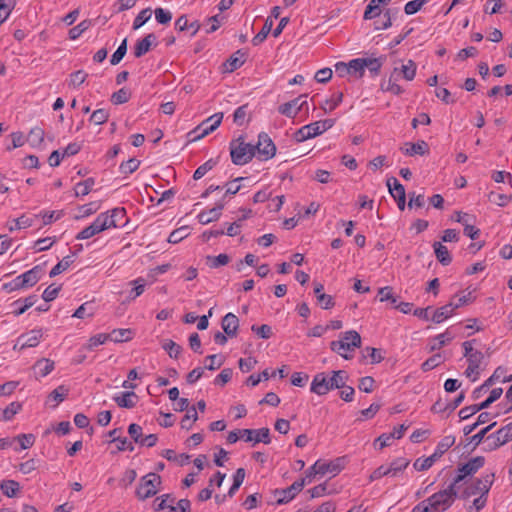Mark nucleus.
<instances>
[{"instance_id": "obj_1", "label": "nucleus", "mask_w": 512, "mask_h": 512, "mask_svg": "<svg viewBox=\"0 0 512 512\" xmlns=\"http://www.w3.org/2000/svg\"><path fill=\"white\" fill-rule=\"evenodd\" d=\"M328 376L324 372L317 373L311 382L310 391L322 396L326 395L329 391L340 389L344 387L348 379V374L344 370H335Z\"/></svg>"}, {"instance_id": "obj_2", "label": "nucleus", "mask_w": 512, "mask_h": 512, "mask_svg": "<svg viewBox=\"0 0 512 512\" xmlns=\"http://www.w3.org/2000/svg\"><path fill=\"white\" fill-rule=\"evenodd\" d=\"M361 346V337L355 330L346 331L342 334V338L330 343V348L345 359L352 358L348 352L354 351L355 348Z\"/></svg>"}, {"instance_id": "obj_3", "label": "nucleus", "mask_w": 512, "mask_h": 512, "mask_svg": "<svg viewBox=\"0 0 512 512\" xmlns=\"http://www.w3.org/2000/svg\"><path fill=\"white\" fill-rule=\"evenodd\" d=\"M485 464V458L483 456H476L471 458L465 464L459 465L457 468V475L453 479L452 483L459 490L463 485L467 484L468 479L472 478Z\"/></svg>"}, {"instance_id": "obj_4", "label": "nucleus", "mask_w": 512, "mask_h": 512, "mask_svg": "<svg viewBox=\"0 0 512 512\" xmlns=\"http://www.w3.org/2000/svg\"><path fill=\"white\" fill-rule=\"evenodd\" d=\"M230 156L233 164L245 165L255 156V148L252 144L245 143L243 137L230 142Z\"/></svg>"}, {"instance_id": "obj_5", "label": "nucleus", "mask_w": 512, "mask_h": 512, "mask_svg": "<svg viewBox=\"0 0 512 512\" xmlns=\"http://www.w3.org/2000/svg\"><path fill=\"white\" fill-rule=\"evenodd\" d=\"M494 482V473L483 475L471 483L463 485V491L458 494L462 499H468L473 496L488 495L489 490Z\"/></svg>"}, {"instance_id": "obj_6", "label": "nucleus", "mask_w": 512, "mask_h": 512, "mask_svg": "<svg viewBox=\"0 0 512 512\" xmlns=\"http://www.w3.org/2000/svg\"><path fill=\"white\" fill-rule=\"evenodd\" d=\"M459 491L460 490L451 482L445 489L431 495L429 501L433 502L439 512H444L452 506Z\"/></svg>"}, {"instance_id": "obj_7", "label": "nucleus", "mask_w": 512, "mask_h": 512, "mask_svg": "<svg viewBox=\"0 0 512 512\" xmlns=\"http://www.w3.org/2000/svg\"><path fill=\"white\" fill-rule=\"evenodd\" d=\"M161 477L156 473H148L140 479L136 496L139 500H145L153 497L159 491Z\"/></svg>"}, {"instance_id": "obj_8", "label": "nucleus", "mask_w": 512, "mask_h": 512, "mask_svg": "<svg viewBox=\"0 0 512 512\" xmlns=\"http://www.w3.org/2000/svg\"><path fill=\"white\" fill-rule=\"evenodd\" d=\"M223 119V113H215L206 120H204L200 125H198L193 131H191L188 135L192 136L191 141L199 140L206 135L212 133L216 130L221 124Z\"/></svg>"}, {"instance_id": "obj_9", "label": "nucleus", "mask_w": 512, "mask_h": 512, "mask_svg": "<svg viewBox=\"0 0 512 512\" xmlns=\"http://www.w3.org/2000/svg\"><path fill=\"white\" fill-rule=\"evenodd\" d=\"M253 148H255V155L260 161H267L276 154V146L265 132H261L258 135V142L256 145H253Z\"/></svg>"}, {"instance_id": "obj_10", "label": "nucleus", "mask_w": 512, "mask_h": 512, "mask_svg": "<svg viewBox=\"0 0 512 512\" xmlns=\"http://www.w3.org/2000/svg\"><path fill=\"white\" fill-rule=\"evenodd\" d=\"M346 459L345 457H338L331 461H321L317 460L312 465V471L314 474H319L321 476L326 474H331L332 476H336L339 474L345 466Z\"/></svg>"}, {"instance_id": "obj_11", "label": "nucleus", "mask_w": 512, "mask_h": 512, "mask_svg": "<svg viewBox=\"0 0 512 512\" xmlns=\"http://www.w3.org/2000/svg\"><path fill=\"white\" fill-rule=\"evenodd\" d=\"M305 484L306 478H301L285 489L274 490V495L278 496L276 503L278 505L287 504L293 500L299 492L302 491Z\"/></svg>"}, {"instance_id": "obj_12", "label": "nucleus", "mask_w": 512, "mask_h": 512, "mask_svg": "<svg viewBox=\"0 0 512 512\" xmlns=\"http://www.w3.org/2000/svg\"><path fill=\"white\" fill-rule=\"evenodd\" d=\"M278 111L286 117L295 118L299 112L308 111L306 96L301 95L289 102L280 105Z\"/></svg>"}, {"instance_id": "obj_13", "label": "nucleus", "mask_w": 512, "mask_h": 512, "mask_svg": "<svg viewBox=\"0 0 512 512\" xmlns=\"http://www.w3.org/2000/svg\"><path fill=\"white\" fill-rule=\"evenodd\" d=\"M42 336V329H33L25 334H22L18 337L17 342L14 345V349H19L21 351L25 348L36 347L39 344Z\"/></svg>"}, {"instance_id": "obj_14", "label": "nucleus", "mask_w": 512, "mask_h": 512, "mask_svg": "<svg viewBox=\"0 0 512 512\" xmlns=\"http://www.w3.org/2000/svg\"><path fill=\"white\" fill-rule=\"evenodd\" d=\"M323 132L318 124V121L310 123L301 127L296 133L295 137L298 142L321 135Z\"/></svg>"}, {"instance_id": "obj_15", "label": "nucleus", "mask_w": 512, "mask_h": 512, "mask_svg": "<svg viewBox=\"0 0 512 512\" xmlns=\"http://www.w3.org/2000/svg\"><path fill=\"white\" fill-rule=\"evenodd\" d=\"M105 213H107V221L111 223L109 224L111 228L124 226L127 222L126 210L123 207H116L109 211H106Z\"/></svg>"}, {"instance_id": "obj_16", "label": "nucleus", "mask_w": 512, "mask_h": 512, "mask_svg": "<svg viewBox=\"0 0 512 512\" xmlns=\"http://www.w3.org/2000/svg\"><path fill=\"white\" fill-rule=\"evenodd\" d=\"M416 71V63L413 60L409 59L406 61V63L402 64L400 68L394 67L391 74H393L394 76L401 75L403 79H405L406 81H412L416 76Z\"/></svg>"}, {"instance_id": "obj_17", "label": "nucleus", "mask_w": 512, "mask_h": 512, "mask_svg": "<svg viewBox=\"0 0 512 512\" xmlns=\"http://www.w3.org/2000/svg\"><path fill=\"white\" fill-rule=\"evenodd\" d=\"M221 326L227 336L235 337L239 328V319L235 314L227 313L222 318Z\"/></svg>"}, {"instance_id": "obj_18", "label": "nucleus", "mask_w": 512, "mask_h": 512, "mask_svg": "<svg viewBox=\"0 0 512 512\" xmlns=\"http://www.w3.org/2000/svg\"><path fill=\"white\" fill-rule=\"evenodd\" d=\"M223 208H224L223 203H217L215 207H213L209 210H204V211L200 212L197 216L198 221L201 224L206 225L213 221L218 220L219 217L221 216Z\"/></svg>"}, {"instance_id": "obj_19", "label": "nucleus", "mask_w": 512, "mask_h": 512, "mask_svg": "<svg viewBox=\"0 0 512 512\" xmlns=\"http://www.w3.org/2000/svg\"><path fill=\"white\" fill-rule=\"evenodd\" d=\"M400 150L408 156H414V155H425L428 153L429 148L428 144L421 140L417 143H405L403 147L400 148Z\"/></svg>"}, {"instance_id": "obj_20", "label": "nucleus", "mask_w": 512, "mask_h": 512, "mask_svg": "<svg viewBox=\"0 0 512 512\" xmlns=\"http://www.w3.org/2000/svg\"><path fill=\"white\" fill-rule=\"evenodd\" d=\"M113 400L119 407L131 409L136 406L138 396L133 391H127L121 395L114 396Z\"/></svg>"}, {"instance_id": "obj_21", "label": "nucleus", "mask_w": 512, "mask_h": 512, "mask_svg": "<svg viewBox=\"0 0 512 512\" xmlns=\"http://www.w3.org/2000/svg\"><path fill=\"white\" fill-rule=\"evenodd\" d=\"M156 40V36L153 33L146 35L142 40L137 41L134 47V55L136 58L145 55L151 48V45Z\"/></svg>"}, {"instance_id": "obj_22", "label": "nucleus", "mask_w": 512, "mask_h": 512, "mask_svg": "<svg viewBox=\"0 0 512 512\" xmlns=\"http://www.w3.org/2000/svg\"><path fill=\"white\" fill-rule=\"evenodd\" d=\"M42 272V267L37 265L21 274L20 278H22V283H24L25 288L34 286L39 281Z\"/></svg>"}, {"instance_id": "obj_23", "label": "nucleus", "mask_w": 512, "mask_h": 512, "mask_svg": "<svg viewBox=\"0 0 512 512\" xmlns=\"http://www.w3.org/2000/svg\"><path fill=\"white\" fill-rule=\"evenodd\" d=\"M246 61V53L242 50H237L233 53L230 58L225 62L227 72H233L240 68Z\"/></svg>"}, {"instance_id": "obj_24", "label": "nucleus", "mask_w": 512, "mask_h": 512, "mask_svg": "<svg viewBox=\"0 0 512 512\" xmlns=\"http://www.w3.org/2000/svg\"><path fill=\"white\" fill-rule=\"evenodd\" d=\"M38 300L37 295H30L25 299H18L13 303V306L15 307L13 313L15 316L22 315L25 313L30 307H32Z\"/></svg>"}, {"instance_id": "obj_25", "label": "nucleus", "mask_w": 512, "mask_h": 512, "mask_svg": "<svg viewBox=\"0 0 512 512\" xmlns=\"http://www.w3.org/2000/svg\"><path fill=\"white\" fill-rule=\"evenodd\" d=\"M54 369V361L50 359H40L33 365V370L39 377H45L50 374Z\"/></svg>"}, {"instance_id": "obj_26", "label": "nucleus", "mask_w": 512, "mask_h": 512, "mask_svg": "<svg viewBox=\"0 0 512 512\" xmlns=\"http://www.w3.org/2000/svg\"><path fill=\"white\" fill-rule=\"evenodd\" d=\"M380 89L383 92H390L394 95H401L404 90L396 83V78L393 74L390 75L389 79H382L380 83Z\"/></svg>"}, {"instance_id": "obj_27", "label": "nucleus", "mask_w": 512, "mask_h": 512, "mask_svg": "<svg viewBox=\"0 0 512 512\" xmlns=\"http://www.w3.org/2000/svg\"><path fill=\"white\" fill-rule=\"evenodd\" d=\"M175 28L179 31L191 30V35L194 36L200 29L198 21L188 22L185 15H181L175 22Z\"/></svg>"}, {"instance_id": "obj_28", "label": "nucleus", "mask_w": 512, "mask_h": 512, "mask_svg": "<svg viewBox=\"0 0 512 512\" xmlns=\"http://www.w3.org/2000/svg\"><path fill=\"white\" fill-rule=\"evenodd\" d=\"M433 248H434V253H435L437 260L442 265H449L451 263L452 257H451L449 250L446 246H444L440 242H434Z\"/></svg>"}, {"instance_id": "obj_29", "label": "nucleus", "mask_w": 512, "mask_h": 512, "mask_svg": "<svg viewBox=\"0 0 512 512\" xmlns=\"http://www.w3.org/2000/svg\"><path fill=\"white\" fill-rule=\"evenodd\" d=\"M385 61L386 56H380L378 58H362L364 69L367 68L374 75L379 74Z\"/></svg>"}, {"instance_id": "obj_30", "label": "nucleus", "mask_w": 512, "mask_h": 512, "mask_svg": "<svg viewBox=\"0 0 512 512\" xmlns=\"http://www.w3.org/2000/svg\"><path fill=\"white\" fill-rule=\"evenodd\" d=\"M453 339V336L449 331L439 334L429 341V350L435 351L441 349L444 345L449 343Z\"/></svg>"}, {"instance_id": "obj_31", "label": "nucleus", "mask_w": 512, "mask_h": 512, "mask_svg": "<svg viewBox=\"0 0 512 512\" xmlns=\"http://www.w3.org/2000/svg\"><path fill=\"white\" fill-rule=\"evenodd\" d=\"M454 311H455V309L449 302L448 304H446L440 308H437L434 311V313L431 317V320L435 323H441L444 320H446L447 318H449L450 316H452Z\"/></svg>"}, {"instance_id": "obj_32", "label": "nucleus", "mask_w": 512, "mask_h": 512, "mask_svg": "<svg viewBox=\"0 0 512 512\" xmlns=\"http://www.w3.org/2000/svg\"><path fill=\"white\" fill-rule=\"evenodd\" d=\"M454 436H445L437 445L435 452L431 455L437 461L453 444Z\"/></svg>"}, {"instance_id": "obj_33", "label": "nucleus", "mask_w": 512, "mask_h": 512, "mask_svg": "<svg viewBox=\"0 0 512 512\" xmlns=\"http://www.w3.org/2000/svg\"><path fill=\"white\" fill-rule=\"evenodd\" d=\"M387 186L389 188V192L391 196L396 199L400 197H405V188L399 183V181L395 177H390L387 179Z\"/></svg>"}, {"instance_id": "obj_34", "label": "nucleus", "mask_w": 512, "mask_h": 512, "mask_svg": "<svg viewBox=\"0 0 512 512\" xmlns=\"http://www.w3.org/2000/svg\"><path fill=\"white\" fill-rule=\"evenodd\" d=\"M272 27H273V20L270 17H268L266 19L262 29L260 30V32L257 33L253 37L252 44L254 46H257V45L261 44L267 38L268 34L272 30Z\"/></svg>"}, {"instance_id": "obj_35", "label": "nucleus", "mask_w": 512, "mask_h": 512, "mask_svg": "<svg viewBox=\"0 0 512 512\" xmlns=\"http://www.w3.org/2000/svg\"><path fill=\"white\" fill-rule=\"evenodd\" d=\"M230 262V256L222 253L217 256H207L206 264L213 269L219 268L221 266H225Z\"/></svg>"}, {"instance_id": "obj_36", "label": "nucleus", "mask_w": 512, "mask_h": 512, "mask_svg": "<svg viewBox=\"0 0 512 512\" xmlns=\"http://www.w3.org/2000/svg\"><path fill=\"white\" fill-rule=\"evenodd\" d=\"M74 262L73 255H68L59 261L49 272L50 277H55L67 270Z\"/></svg>"}, {"instance_id": "obj_37", "label": "nucleus", "mask_w": 512, "mask_h": 512, "mask_svg": "<svg viewBox=\"0 0 512 512\" xmlns=\"http://www.w3.org/2000/svg\"><path fill=\"white\" fill-rule=\"evenodd\" d=\"M383 13L381 9V4L377 3L375 0H371L369 4L366 6V9L363 14L364 20H371Z\"/></svg>"}, {"instance_id": "obj_38", "label": "nucleus", "mask_w": 512, "mask_h": 512, "mask_svg": "<svg viewBox=\"0 0 512 512\" xmlns=\"http://www.w3.org/2000/svg\"><path fill=\"white\" fill-rule=\"evenodd\" d=\"M27 141L33 147H39L44 141V130L40 127H34L30 130Z\"/></svg>"}, {"instance_id": "obj_39", "label": "nucleus", "mask_w": 512, "mask_h": 512, "mask_svg": "<svg viewBox=\"0 0 512 512\" xmlns=\"http://www.w3.org/2000/svg\"><path fill=\"white\" fill-rule=\"evenodd\" d=\"M34 223V219L32 217H29L27 215H22L17 219H13L11 221V224L9 226V231H14L18 229H24L31 227Z\"/></svg>"}, {"instance_id": "obj_40", "label": "nucleus", "mask_w": 512, "mask_h": 512, "mask_svg": "<svg viewBox=\"0 0 512 512\" xmlns=\"http://www.w3.org/2000/svg\"><path fill=\"white\" fill-rule=\"evenodd\" d=\"M19 483L14 480H3L0 483V489L7 497H14L19 491Z\"/></svg>"}, {"instance_id": "obj_41", "label": "nucleus", "mask_w": 512, "mask_h": 512, "mask_svg": "<svg viewBox=\"0 0 512 512\" xmlns=\"http://www.w3.org/2000/svg\"><path fill=\"white\" fill-rule=\"evenodd\" d=\"M409 465V460L406 458H397L393 460L389 465H387L389 469L390 476H396L398 473L402 472Z\"/></svg>"}, {"instance_id": "obj_42", "label": "nucleus", "mask_w": 512, "mask_h": 512, "mask_svg": "<svg viewBox=\"0 0 512 512\" xmlns=\"http://www.w3.org/2000/svg\"><path fill=\"white\" fill-rule=\"evenodd\" d=\"M198 414L195 406H191L185 416L181 420V427L186 430H190L192 428V424L197 421Z\"/></svg>"}, {"instance_id": "obj_43", "label": "nucleus", "mask_w": 512, "mask_h": 512, "mask_svg": "<svg viewBox=\"0 0 512 512\" xmlns=\"http://www.w3.org/2000/svg\"><path fill=\"white\" fill-rule=\"evenodd\" d=\"M109 340V336L106 333H100L92 336L88 342L83 346V349L93 350L99 345L106 343Z\"/></svg>"}, {"instance_id": "obj_44", "label": "nucleus", "mask_w": 512, "mask_h": 512, "mask_svg": "<svg viewBox=\"0 0 512 512\" xmlns=\"http://www.w3.org/2000/svg\"><path fill=\"white\" fill-rule=\"evenodd\" d=\"M16 0H0V25L9 17Z\"/></svg>"}, {"instance_id": "obj_45", "label": "nucleus", "mask_w": 512, "mask_h": 512, "mask_svg": "<svg viewBox=\"0 0 512 512\" xmlns=\"http://www.w3.org/2000/svg\"><path fill=\"white\" fill-rule=\"evenodd\" d=\"M94 179L88 178L84 181H81L75 186V195L76 196H85L90 193L92 187L94 186Z\"/></svg>"}, {"instance_id": "obj_46", "label": "nucleus", "mask_w": 512, "mask_h": 512, "mask_svg": "<svg viewBox=\"0 0 512 512\" xmlns=\"http://www.w3.org/2000/svg\"><path fill=\"white\" fill-rule=\"evenodd\" d=\"M132 332L129 329H115L108 334L109 340L123 342L131 339Z\"/></svg>"}, {"instance_id": "obj_47", "label": "nucleus", "mask_w": 512, "mask_h": 512, "mask_svg": "<svg viewBox=\"0 0 512 512\" xmlns=\"http://www.w3.org/2000/svg\"><path fill=\"white\" fill-rule=\"evenodd\" d=\"M505 445L501 439H498L497 431L488 435L484 441V449L486 451H494L499 447Z\"/></svg>"}, {"instance_id": "obj_48", "label": "nucleus", "mask_w": 512, "mask_h": 512, "mask_svg": "<svg viewBox=\"0 0 512 512\" xmlns=\"http://www.w3.org/2000/svg\"><path fill=\"white\" fill-rule=\"evenodd\" d=\"M108 220L107 213H100L95 220L91 223L98 233H101L105 230L111 229V224Z\"/></svg>"}, {"instance_id": "obj_49", "label": "nucleus", "mask_w": 512, "mask_h": 512, "mask_svg": "<svg viewBox=\"0 0 512 512\" xmlns=\"http://www.w3.org/2000/svg\"><path fill=\"white\" fill-rule=\"evenodd\" d=\"M378 296L380 302L390 301L392 306L397 303L398 297L392 293V287L386 286L378 290Z\"/></svg>"}, {"instance_id": "obj_50", "label": "nucleus", "mask_w": 512, "mask_h": 512, "mask_svg": "<svg viewBox=\"0 0 512 512\" xmlns=\"http://www.w3.org/2000/svg\"><path fill=\"white\" fill-rule=\"evenodd\" d=\"M130 284H133L134 288L130 291L129 300H135L144 292L146 283L145 280L140 277L131 281Z\"/></svg>"}, {"instance_id": "obj_51", "label": "nucleus", "mask_w": 512, "mask_h": 512, "mask_svg": "<svg viewBox=\"0 0 512 512\" xmlns=\"http://www.w3.org/2000/svg\"><path fill=\"white\" fill-rule=\"evenodd\" d=\"M142 431V427L135 423L130 424L128 427V434L133 439V441L139 445H141L144 438Z\"/></svg>"}, {"instance_id": "obj_52", "label": "nucleus", "mask_w": 512, "mask_h": 512, "mask_svg": "<svg viewBox=\"0 0 512 512\" xmlns=\"http://www.w3.org/2000/svg\"><path fill=\"white\" fill-rule=\"evenodd\" d=\"M399 13L398 8H388L383 11V16L385 18V22L381 27H376V29H388L392 26L393 19Z\"/></svg>"}, {"instance_id": "obj_53", "label": "nucleus", "mask_w": 512, "mask_h": 512, "mask_svg": "<svg viewBox=\"0 0 512 512\" xmlns=\"http://www.w3.org/2000/svg\"><path fill=\"white\" fill-rule=\"evenodd\" d=\"M443 362V357L441 354H434L430 358H428L425 362L422 363L421 368L423 371H430L437 366H439Z\"/></svg>"}, {"instance_id": "obj_54", "label": "nucleus", "mask_w": 512, "mask_h": 512, "mask_svg": "<svg viewBox=\"0 0 512 512\" xmlns=\"http://www.w3.org/2000/svg\"><path fill=\"white\" fill-rule=\"evenodd\" d=\"M247 114H248V105L247 104L238 107L233 114V122L238 126L244 125V123L246 122Z\"/></svg>"}, {"instance_id": "obj_55", "label": "nucleus", "mask_w": 512, "mask_h": 512, "mask_svg": "<svg viewBox=\"0 0 512 512\" xmlns=\"http://www.w3.org/2000/svg\"><path fill=\"white\" fill-rule=\"evenodd\" d=\"M127 52V39L125 38L122 43L119 45L117 50L112 54L110 58V63L112 65H117L125 56Z\"/></svg>"}, {"instance_id": "obj_56", "label": "nucleus", "mask_w": 512, "mask_h": 512, "mask_svg": "<svg viewBox=\"0 0 512 512\" xmlns=\"http://www.w3.org/2000/svg\"><path fill=\"white\" fill-rule=\"evenodd\" d=\"M140 161L136 158H131L125 162H122L119 169L123 174H131L138 169Z\"/></svg>"}, {"instance_id": "obj_57", "label": "nucleus", "mask_w": 512, "mask_h": 512, "mask_svg": "<svg viewBox=\"0 0 512 512\" xmlns=\"http://www.w3.org/2000/svg\"><path fill=\"white\" fill-rule=\"evenodd\" d=\"M151 9L146 8L139 12L133 22V29H139L151 18Z\"/></svg>"}, {"instance_id": "obj_58", "label": "nucleus", "mask_w": 512, "mask_h": 512, "mask_svg": "<svg viewBox=\"0 0 512 512\" xmlns=\"http://www.w3.org/2000/svg\"><path fill=\"white\" fill-rule=\"evenodd\" d=\"M348 68H349L350 74H353V75L361 78L364 74L362 58H356V59L351 60L348 63Z\"/></svg>"}, {"instance_id": "obj_59", "label": "nucleus", "mask_w": 512, "mask_h": 512, "mask_svg": "<svg viewBox=\"0 0 512 512\" xmlns=\"http://www.w3.org/2000/svg\"><path fill=\"white\" fill-rule=\"evenodd\" d=\"M254 443L263 442L264 444H269L271 442L270 439V430L268 428H260L254 430L253 440Z\"/></svg>"}, {"instance_id": "obj_60", "label": "nucleus", "mask_w": 512, "mask_h": 512, "mask_svg": "<svg viewBox=\"0 0 512 512\" xmlns=\"http://www.w3.org/2000/svg\"><path fill=\"white\" fill-rule=\"evenodd\" d=\"M428 0H412L405 4L404 11L407 15H413L417 13Z\"/></svg>"}, {"instance_id": "obj_61", "label": "nucleus", "mask_w": 512, "mask_h": 512, "mask_svg": "<svg viewBox=\"0 0 512 512\" xmlns=\"http://www.w3.org/2000/svg\"><path fill=\"white\" fill-rule=\"evenodd\" d=\"M108 118H109V113L107 110L97 109L92 113V115L90 117V121L96 125H101V124H104L105 122H107Z\"/></svg>"}, {"instance_id": "obj_62", "label": "nucleus", "mask_w": 512, "mask_h": 512, "mask_svg": "<svg viewBox=\"0 0 512 512\" xmlns=\"http://www.w3.org/2000/svg\"><path fill=\"white\" fill-rule=\"evenodd\" d=\"M162 348L167 351L169 356L172 358H177L181 352V346L172 340H166L163 343Z\"/></svg>"}, {"instance_id": "obj_63", "label": "nucleus", "mask_w": 512, "mask_h": 512, "mask_svg": "<svg viewBox=\"0 0 512 512\" xmlns=\"http://www.w3.org/2000/svg\"><path fill=\"white\" fill-rule=\"evenodd\" d=\"M497 435L498 439H501L504 444L512 441V422L497 430Z\"/></svg>"}, {"instance_id": "obj_64", "label": "nucleus", "mask_w": 512, "mask_h": 512, "mask_svg": "<svg viewBox=\"0 0 512 512\" xmlns=\"http://www.w3.org/2000/svg\"><path fill=\"white\" fill-rule=\"evenodd\" d=\"M411 512H439L429 498L418 503Z\"/></svg>"}]
</instances>
